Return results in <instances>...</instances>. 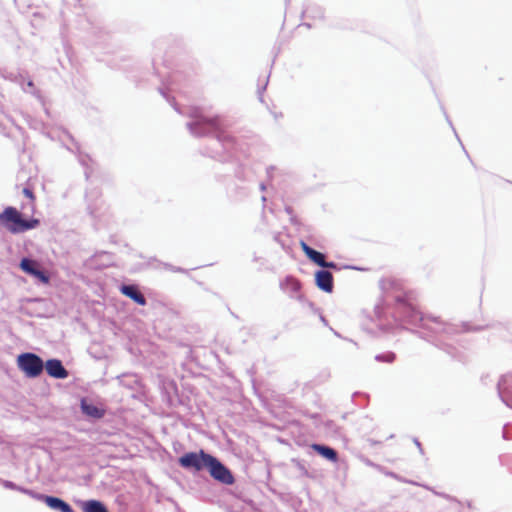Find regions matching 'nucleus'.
<instances>
[{"label":"nucleus","instance_id":"16","mask_svg":"<svg viewBox=\"0 0 512 512\" xmlns=\"http://www.w3.org/2000/svg\"><path fill=\"white\" fill-rule=\"evenodd\" d=\"M22 193L24 194L25 197H27L29 199L30 210L32 213H34L36 211V196H35L33 190L26 187L22 190Z\"/></svg>","mask_w":512,"mask_h":512},{"label":"nucleus","instance_id":"8","mask_svg":"<svg viewBox=\"0 0 512 512\" xmlns=\"http://www.w3.org/2000/svg\"><path fill=\"white\" fill-rule=\"evenodd\" d=\"M47 374L56 379H65L68 377V371L58 359H49L44 364Z\"/></svg>","mask_w":512,"mask_h":512},{"label":"nucleus","instance_id":"17","mask_svg":"<svg viewBox=\"0 0 512 512\" xmlns=\"http://www.w3.org/2000/svg\"><path fill=\"white\" fill-rule=\"evenodd\" d=\"M395 354L394 353H387L383 356H378L377 359L386 361V362H393L395 360Z\"/></svg>","mask_w":512,"mask_h":512},{"label":"nucleus","instance_id":"12","mask_svg":"<svg viewBox=\"0 0 512 512\" xmlns=\"http://www.w3.org/2000/svg\"><path fill=\"white\" fill-rule=\"evenodd\" d=\"M45 502L52 509H58L61 512H73V509L70 507V505L59 498L46 496Z\"/></svg>","mask_w":512,"mask_h":512},{"label":"nucleus","instance_id":"2","mask_svg":"<svg viewBox=\"0 0 512 512\" xmlns=\"http://www.w3.org/2000/svg\"><path fill=\"white\" fill-rule=\"evenodd\" d=\"M17 366L28 378H36L44 369L43 360L34 353H22L17 357Z\"/></svg>","mask_w":512,"mask_h":512},{"label":"nucleus","instance_id":"10","mask_svg":"<svg viewBox=\"0 0 512 512\" xmlns=\"http://www.w3.org/2000/svg\"><path fill=\"white\" fill-rule=\"evenodd\" d=\"M121 293L133 301H135L137 304L144 306L146 305V299L144 295L138 290V288L134 285H123L121 287Z\"/></svg>","mask_w":512,"mask_h":512},{"label":"nucleus","instance_id":"1","mask_svg":"<svg viewBox=\"0 0 512 512\" xmlns=\"http://www.w3.org/2000/svg\"><path fill=\"white\" fill-rule=\"evenodd\" d=\"M40 220L37 218L24 219L22 213L13 206H8L0 213V227L12 234L23 233L37 228Z\"/></svg>","mask_w":512,"mask_h":512},{"label":"nucleus","instance_id":"3","mask_svg":"<svg viewBox=\"0 0 512 512\" xmlns=\"http://www.w3.org/2000/svg\"><path fill=\"white\" fill-rule=\"evenodd\" d=\"M208 457H211V455L206 454L203 450L199 453L189 452L179 458V464L183 468L200 471L207 467Z\"/></svg>","mask_w":512,"mask_h":512},{"label":"nucleus","instance_id":"14","mask_svg":"<svg viewBox=\"0 0 512 512\" xmlns=\"http://www.w3.org/2000/svg\"><path fill=\"white\" fill-rule=\"evenodd\" d=\"M81 409L84 414L94 417V418H101L104 415V411L99 409L93 404H88L84 400L81 402Z\"/></svg>","mask_w":512,"mask_h":512},{"label":"nucleus","instance_id":"11","mask_svg":"<svg viewBox=\"0 0 512 512\" xmlns=\"http://www.w3.org/2000/svg\"><path fill=\"white\" fill-rule=\"evenodd\" d=\"M282 288L288 291L293 297H300L301 283L298 279L287 277L282 284Z\"/></svg>","mask_w":512,"mask_h":512},{"label":"nucleus","instance_id":"5","mask_svg":"<svg viewBox=\"0 0 512 512\" xmlns=\"http://www.w3.org/2000/svg\"><path fill=\"white\" fill-rule=\"evenodd\" d=\"M191 116L195 118V121L191 124L193 129L196 130L201 126H206L209 131L217 133V136L220 137L219 133L222 131L223 123L219 117H207L200 114L198 110L191 113Z\"/></svg>","mask_w":512,"mask_h":512},{"label":"nucleus","instance_id":"4","mask_svg":"<svg viewBox=\"0 0 512 512\" xmlns=\"http://www.w3.org/2000/svg\"><path fill=\"white\" fill-rule=\"evenodd\" d=\"M207 460L208 463L206 468L209 469L210 475L214 479L227 485H231L234 483V477L232 473L220 461H218L213 456L208 457Z\"/></svg>","mask_w":512,"mask_h":512},{"label":"nucleus","instance_id":"15","mask_svg":"<svg viewBox=\"0 0 512 512\" xmlns=\"http://www.w3.org/2000/svg\"><path fill=\"white\" fill-rule=\"evenodd\" d=\"M84 512H108L106 507L97 500H89L83 504Z\"/></svg>","mask_w":512,"mask_h":512},{"label":"nucleus","instance_id":"7","mask_svg":"<svg viewBox=\"0 0 512 512\" xmlns=\"http://www.w3.org/2000/svg\"><path fill=\"white\" fill-rule=\"evenodd\" d=\"M300 247H301L302 251L304 252V254L315 264H317L323 268H336L335 263L326 262L325 256L322 253L312 249L306 242L301 241Z\"/></svg>","mask_w":512,"mask_h":512},{"label":"nucleus","instance_id":"6","mask_svg":"<svg viewBox=\"0 0 512 512\" xmlns=\"http://www.w3.org/2000/svg\"><path fill=\"white\" fill-rule=\"evenodd\" d=\"M20 268L27 274L34 276L44 284L49 282V276L39 269V264L35 260L23 258L20 262Z\"/></svg>","mask_w":512,"mask_h":512},{"label":"nucleus","instance_id":"13","mask_svg":"<svg viewBox=\"0 0 512 512\" xmlns=\"http://www.w3.org/2000/svg\"><path fill=\"white\" fill-rule=\"evenodd\" d=\"M312 449L332 462L338 460L337 452L328 446L313 444Z\"/></svg>","mask_w":512,"mask_h":512},{"label":"nucleus","instance_id":"9","mask_svg":"<svg viewBox=\"0 0 512 512\" xmlns=\"http://www.w3.org/2000/svg\"><path fill=\"white\" fill-rule=\"evenodd\" d=\"M316 285L319 289L331 293L333 290V275L327 270L317 271L315 274Z\"/></svg>","mask_w":512,"mask_h":512}]
</instances>
